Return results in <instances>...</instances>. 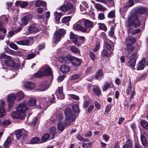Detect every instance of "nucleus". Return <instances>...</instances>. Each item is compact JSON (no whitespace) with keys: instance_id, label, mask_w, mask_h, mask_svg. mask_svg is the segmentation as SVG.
<instances>
[{"instance_id":"nucleus-45","label":"nucleus","mask_w":148,"mask_h":148,"mask_svg":"<svg viewBox=\"0 0 148 148\" xmlns=\"http://www.w3.org/2000/svg\"><path fill=\"white\" fill-rule=\"evenodd\" d=\"M140 124L145 129L148 128V123L147 121L142 120L140 121Z\"/></svg>"},{"instance_id":"nucleus-41","label":"nucleus","mask_w":148,"mask_h":148,"mask_svg":"<svg viewBox=\"0 0 148 148\" xmlns=\"http://www.w3.org/2000/svg\"><path fill=\"white\" fill-rule=\"evenodd\" d=\"M50 135L48 133H46L44 134L41 138L42 142L46 141L50 137Z\"/></svg>"},{"instance_id":"nucleus-31","label":"nucleus","mask_w":148,"mask_h":148,"mask_svg":"<svg viewBox=\"0 0 148 148\" xmlns=\"http://www.w3.org/2000/svg\"><path fill=\"white\" fill-rule=\"evenodd\" d=\"M60 70L62 73H65L69 72L70 70V68L68 66L63 65L61 66Z\"/></svg>"},{"instance_id":"nucleus-27","label":"nucleus","mask_w":148,"mask_h":148,"mask_svg":"<svg viewBox=\"0 0 148 148\" xmlns=\"http://www.w3.org/2000/svg\"><path fill=\"white\" fill-rule=\"evenodd\" d=\"M73 29L76 30L82 31L83 32H85L84 27L81 25L79 24H75L73 25Z\"/></svg>"},{"instance_id":"nucleus-8","label":"nucleus","mask_w":148,"mask_h":148,"mask_svg":"<svg viewBox=\"0 0 148 148\" xmlns=\"http://www.w3.org/2000/svg\"><path fill=\"white\" fill-rule=\"evenodd\" d=\"M136 41L135 38L133 37L129 36L126 40V44L127 46V49L132 52L134 49V47L132 45Z\"/></svg>"},{"instance_id":"nucleus-3","label":"nucleus","mask_w":148,"mask_h":148,"mask_svg":"<svg viewBox=\"0 0 148 148\" xmlns=\"http://www.w3.org/2000/svg\"><path fill=\"white\" fill-rule=\"evenodd\" d=\"M52 73L50 67L48 65H46L44 66L40 71L34 74V76L36 78H40L43 75H50Z\"/></svg>"},{"instance_id":"nucleus-46","label":"nucleus","mask_w":148,"mask_h":148,"mask_svg":"<svg viewBox=\"0 0 148 148\" xmlns=\"http://www.w3.org/2000/svg\"><path fill=\"white\" fill-rule=\"evenodd\" d=\"M72 108L74 112L75 113H79L80 112V110L79 109V106L77 104L74 105L72 106Z\"/></svg>"},{"instance_id":"nucleus-10","label":"nucleus","mask_w":148,"mask_h":148,"mask_svg":"<svg viewBox=\"0 0 148 148\" xmlns=\"http://www.w3.org/2000/svg\"><path fill=\"white\" fill-rule=\"evenodd\" d=\"M54 117L56 118V119H55V120H57L59 122L57 126L58 130L62 132L65 129V126L62 123H60L63 119L62 115L59 114L56 116H54Z\"/></svg>"},{"instance_id":"nucleus-20","label":"nucleus","mask_w":148,"mask_h":148,"mask_svg":"<svg viewBox=\"0 0 148 148\" xmlns=\"http://www.w3.org/2000/svg\"><path fill=\"white\" fill-rule=\"evenodd\" d=\"M105 44L107 49L111 52L113 51L114 50V45L111 41L109 40L107 41H105Z\"/></svg>"},{"instance_id":"nucleus-40","label":"nucleus","mask_w":148,"mask_h":148,"mask_svg":"<svg viewBox=\"0 0 148 148\" xmlns=\"http://www.w3.org/2000/svg\"><path fill=\"white\" fill-rule=\"evenodd\" d=\"M16 43L17 44L23 45H28L29 43V41L28 40H26L22 41H21L16 42Z\"/></svg>"},{"instance_id":"nucleus-25","label":"nucleus","mask_w":148,"mask_h":148,"mask_svg":"<svg viewBox=\"0 0 148 148\" xmlns=\"http://www.w3.org/2000/svg\"><path fill=\"white\" fill-rule=\"evenodd\" d=\"M10 57V59L5 58L6 60L5 61V64L8 66H13L15 65V62L12 59V58Z\"/></svg>"},{"instance_id":"nucleus-56","label":"nucleus","mask_w":148,"mask_h":148,"mask_svg":"<svg viewBox=\"0 0 148 148\" xmlns=\"http://www.w3.org/2000/svg\"><path fill=\"white\" fill-rule=\"evenodd\" d=\"M98 18L100 20H104L105 18L104 14L102 13H99L98 14Z\"/></svg>"},{"instance_id":"nucleus-19","label":"nucleus","mask_w":148,"mask_h":148,"mask_svg":"<svg viewBox=\"0 0 148 148\" xmlns=\"http://www.w3.org/2000/svg\"><path fill=\"white\" fill-rule=\"evenodd\" d=\"M38 29L34 24H30L28 27V31L29 33H36L38 32Z\"/></svg>"},{"instance_id":"nucleus-22","label":"nucleus","mask_w":148,"mask_h":148,"mask_svg":"<svg viewBox=\"0 0 148 148\" xmlns=\"http://www.w3.org/2000/svg\"><path fill=\"white\" fill-rule=\"evenodd\" d=\"M56 94L58 96V98L63 99L64 96L63 93V88L62 87H59L57 91L56 92Z\"/></svg>"},{"instance_id":"nucleus-62","label":"nucleus","mask_w":148,"mask_h":148,"mask_svg":"<svg viewBox=\"0 0 148 148\" xmlns=\"http://www.w3.org/2000/svg\"><path fill=\"white\" fill-rule=\"evenodd\" d=\"M71 97L75 99V100H79V97L78 96L73 94H69V95Z\"/></svg>"},{"instance_id":"nucleus-7","label":"nucleus","mask_w":148,"mask_h":148,"mask_svg":"<svg viewBox=\"0 0 148 148\" xmlns=\"http://www.w3.org/2000/svg\"><path fill=\"white\" fill-rule=\"evenodd\" d=\"M137 58V53L134 52L128 58L127 65L131 68H134L136 64Z\"/></svg>"},{"instance_id":"nucleus-36","label":"nucleus","mask_w":148,"mask_h":148,"mask_svg":"<svg viewBox=\"0 0 148 148\" xmlns=\"http://www.w3.org/2000/svg\"><path fill=\"white\" fill-rule=\"evenodd\" d=\"M46 3L45 2L43 1H42L38 0L36 1L35 5L38 7L40 5L45 6L46 5Z\"/></svg>"},{"instance_id":"nucleus-43","label":"nucleus","mask_w":148,"mask_h":148,"mask_svg":"<svg viewBox=\"0 0 148 148\" xmlns=\"http://www.w3.org/2000/svg\"><path fill=\"white\" fill-rule=\"evenodd\" d=\"M71 50L72 52L76 53H80V50L79 49L74 46H71Z\"/></svg>"},{"instance_id":"nucleus-24","label":"nucleus","mask_w":148,"mask_h":148,"mask_svg":"<svg viewBox=\"0 0 148 148\" xmlns=\"http://www.w3.org/2000/svg\"><path fill=\"white\" fill-rule=\"evenodd\" d=\"M140 139L142 145L143 146H148V138L146 135H141Z\"/></svg>"},{"instance_id":"nucleus-33","label":"nucleus","mask_w":148,"mask_h":148,"mask_svg":"<svg viewBox=\"0 0 148 148\" xmlns=\"http://www.w3.org/2000/svg\"><path fill=\"white\" fill-rule=\"evenodd\" d=\"M88 7V5L86 2L83 1L80 4V10L82 11L85 12L86 9Z\"/></svg>"},{"instance_id":"nucleus-13","label":"nucleus","mask_w":148,"mask_h":148,"mask_svg":"<svg viewBox=\"0 0 148 148\" xmlns=\"http://www.w3.org/2000/svg\"><path fill=\"white\" fill-rule=\"evenodd\" d=\"M51 84L49 81L45 80L41 82L39 84V91H44L47 90Z\"/></svg>"},{"instance_id":"nucleus-52","label":"nucleus","mask_w":148,"mask_h":148,"mask_svg":"<svg viewBox=\"0 0 148 148\" xmlns=\"http://www.w3.org/2000/svg\"><path fill=\"white\" fill-rule=\"evenodd\" d=\"M127 21H128V19H127ZM128 21H127V24H126V26L127 27H129V28L127 29L128 31V33L129 34H131L132 35H134L133 34V30L130 27H134L133 26H128ZM135 28V27H134Z\"/></svg>"},{"instance_id":"nucleus-51","label":"nucleus","mask_w":148,"mask_h":148,"mask_svg":"<svg viewBox=\"0 0 148 148\" xmlns=\"http://www.w3.org/2000/svg\"><path fill=\"white\" fill-rule=\"evenodd\" d=\"M100 46V43L99 41H97L96 42L95 48L93 49L94 52L97 51L99 48Z\"/></svg>"},{"instance_id":"nucleus-4","label":"nucleus","mask_w":148,"mask_h":148,"mask_svg":"<svg viewBox=\"0 0 148 148\" xmlns=\"http://www.w3.org/2000/svg\"><path fill=\"white\" fill-rule=\"evenodd\" d=\"M64 114L66 116V122L65 124L66 126L69 125L72 122H74L75 119V116L69 108H66L64 110Z\"/></svg>"},{"instance_id":"nucleus-35","label":"nucleus","mask_w":148,"mask_h":148,"mask_svg":"<svg viewBox=\"0 0 148 148\" xmlns=\"http://www.w3.org/2000/svg\"><path fill=\"white\" fill-rule=\"evenodd\" d=\"M56 127L53 126L49 130V132L51 134L52 138L54 137L56 133Z\"/></svg>"},{"instance_id":"nucleus-50","label":"nucleus","mask_w":148,"mask_h":148,"mask_svg":"<svg viewBox=\"0 0 148 148\" xmlns=\"http://www.w3.org/2000/svg\"><path fill=\"white\" fill-rule=\"evenodd\" d=\"M37 117H35L32 120L31 122L29 124V125H30L31 126H34L36 125L37 122Z\"/></svg>"},{"instance_id":"nucleus-29","label":"nucleus","mask_w":148,"mask_h":148,"mask_svg":"<svg viewBox=\"0 0 148 148\" xmlns=\"http://www.w3.org/2000/svg\"><path fill=\"white\" fill-rule=\"evenodd\" d=\"M103 71L99 69L97 72L95 77L97 80H100L101 79V78L103 77Z\"/></svg>"},{"instance_id":"nucleus-63","label":"nucleus","mask_w":148,"mask_h":148,"mask_svg":"<svg viewBox=\"0 0 148 148\" xmlns=\"http://www.w3.org/2000/svg\"><path fill=\"white\" fill-rule=\"evenodd\" d=\"M3 58L4 59L8 58L10 59V56H8L4 54H2L0 55V58Z\"/></svg>"},{"instance_id":"nucleus-54","label":"nucleus","mask_w":148,"mask_h":148,"mask_svg":"<svg viewBox=\"0 0 148 148\" xmlns=\"http://www.w3.org/2000/svg\"><path fill=\"white\" fill-rule=\"evenodd\" d=\"M9 46L12 48L15 49V50H18V48L17 46L15 44L13 43H9Z\"/></svg>"},{"instance_id":"nucleus-39","label":"nucleus","mask_w":148,"mask_h":148,"mask_svg":"<svg viewBox=\"0 0 148 148\" xmlns=\"http://www.w3.org/2000/svg\"><path fill=\"white\" fill-rule=\"evenodd\" d=\"M54 15L55 16V19L56 20L58 23L61 16L63 15L62 13L61 12L59 13L57 12H56L54 13Z\"/></svg>"},{"instance_id":"nucleus-55","label":"nucleus","mask_w":148,"mask_h":148,"mask_svg":"<svg viewBox=\"0 0 148 148\" xmlns=\"http://www.w3.org/2000/svg\"><path fill=\"white\" fill-rule=\"evenodd\" d=\"M91 101L89 99L85 101L84 103V108L87 107L89 103H91Z\"/></svg>"},{"instance_id":"nucleus-42","label":"nucleus","mask_w":148,"mask_h":148,"mask_svg":"<svg viewBox=\"0 0 148 148\" xmlns=\"http://www.w3.org/2000/svg\"><path fill=\"white\" fill-rule=\"evenodd\" d=\"M16 98H17L19 100H21L23 97L24 95L22 91H20L15 95Z\"/></svg>"},{"instance_id":"nucleus-16","label":"nucleus","mask_w":148,"mask_h":148,"mask_svg":"<svg viewBox=\"0 0 148 148\" xmlns=\"http://www.w3.org/2000/svg\"><path fill=\"white\" fill-rule=\"evenodd\" d=\"M70 38L71 41L77 46L78 47H80L81 46V43L78 41L77 36L72 32H70Z\"/></svg>"},{"instance_id":"nucleus-32","label":"nucleus","mask_w":148,"mask_h":148,"mask_svg":"<svg viewBox=\"0 0 148 148\" xmlns=\"http://www.w3.org/2000/svg\"><path fill=\"white\" fill-rule=\"evenodd\" d=\"M73 60L72 63V65L75 66H79L80 65L81 62V59L75 57Z\"/></svg>"},{"instance_id":"nucleus-53","label":"nucleus","mask_w":148,"mask_h":148,"mask_svg":"<svg viewBox=\"0 0 148 148\" xmlns=\"http://www.w3.org/2000/svg\"><path fill=\"white\" fill-rule=\"evenodd\" d=\"M40 139L38 137H35L32 138L30 141V143L32 144L36 143L38 142Z\"/></svg>"},{"instance_id":"nucleus-21","label":"nucleus","mask_w":148,"mask_h":148,"mask_svg":"<svg viewBox=\"0 0 148 148\" xmlns=\"http://www.w3.org/2000/svg\"><path fill=\"white\" fill-rule=\"evenodd\" d=\"M146 61V60L144 59L140 61L138 64L137 65V70H140L143 69L145 67Z\"/></svg>"},{"instance_id":"nucleus-12","label":"nucleus","mask_w":148,"mask_h":148,"mask_svg":"<svg viewBox=\"0 0 148 148\" xmlns=\"http://www.w3.org/2000/svg\"><path fill=\"white\" fill-rule=\"evenodd\" d=\"M15 134L17 139L19 140L22 137L23 139L25 138L27 132L24 129H19L15 131Z\"/></svg>"},{"instance_id":"nucleus-9","label":"nucleus","mask_w":148,"mask_h":148,"mask_svg":"<svg viewBox=\"0 0 148 148\" xmlns=\"http://www.w3.org/2000/svg\"><path fill=\"white\" fill-rule=\"evenodd\" d=\"M75 57L70 55H67L66 57L64 55H63L59 58V61L62 63H72Z\"/></svg>"},{"instance_id":"nucleus-18","label":"nucleus","mask_w":148,"mask_h":148,"mask_svg":"<svg viewBox=\"0 0 148 148\" xmlns=\"http://www.w3.org/2000/svg\"><path fill=\"white\" fill-rule=\"evenodd\" d=\"M5 102L3 100L0 101V118L5 116L6 112L5 110Z\"/></svg>"},{"instance_id":"nucleus-60","label":"nucleus","mask_w":148,"mask_h":148,"mask_svg":"<svg viewBox=\"0 0 148 148\" xmlns=\"http://www.w3.org/2000/svg\"><path fill=\"white\" fill-rule=\"evenodd\" d=\"M36 56V54L34 53H32L28 54L27 55V58L28 59H31L34 58Z\"/></svg>"},{"instance_id":"nucleus-6","label":"nucleus","mask_w":148,"mask_h":148,"mask_svg":"<svg viewBox=\"0 0 148 148\" xmlns=\"http://www.w3.org/2000/svg\"><path fill=\"white\" fill-rule=\"evenodd\" d=\"M65 34V31L63 29H60L56 31L54 34L52 42L55 44L58 43L61 39L62 36Z\"/></svg>"},{"instance_id":"nucleus-37","label":"nucleus","mask_w":148,"mask_h":148,"mask_svg":"<svg viewBox=\"0 0 148 148\" xmlns=\"http://www.w3.org/2000/svg\"><path fill=\"white\" fill-rule=\"evenodd\" d=\"M95 8L100 11H102L106 10V9L100 3H96L95 5Z\"/></svg>"},{"instance_id":"nucleus-34","label":"nucleus","mask_w":148,"mask_h":148,"mask_svg":"<svg viewBox=\"0 0 148 148\" xmlns=\"http://www.w3.org/2000/svg\"><path fill=\"white\" fill-rule=\"evenodd\" d=\"M12 142L11 138L10 137H8L4 143V146L6 148H8L10 146V144Z\"/></svg>"},{"instance_id":"nucleus-47","label":"nucleus","mask_w":148,"mask_h":148,"mask_svg":"<svg viewBox=\"0 0 148 148\" xmlns=\"http://www.w3.org/2000/svg\"><path fill=\"white\" fill-rule=\"evenodd\" d=\"M11 122L9 120H4L2 123V125L3 127L8 125L10 124Z\"/></svg>"},{"instance_id":"nucleus-17","label":"nucleus","mask_w":148,"mask_h":148,"mask_svg":"<svg viewBox=\"0 0 148 148\" xmlns=\"http://www.w3.org/2000/svg\"><path fill=\"white\" fill-rule=\"evenodd\" d=\"M32 18V16L31 15H27L23 17L21 20V26H23L27 25Z\"/></svg>"},{"instance_id":"nucleus-5","label":"nucleus","mask_w":148,"mask_h":148,"mask_svg":"<svg viewBox=\"0 0 148 148\" xmlns=\"http://www.w3.org/2000/svg\"><path fill=\"white\" fill-rule=\"evenodd\" d=\"M78 23L81 25H83L85 27V32L89 33L91 29L93 27V23L88 19H83L79 21Z\"/></svg>"},{"instance_id":"nucleus-14","label":"nucleus","mask_w":148,"mask_h":148,"mask_svg":"<svg viewBox=\"0 0 148 148\" xmlns=\"http://www.w3.org/2000/svg\"><path fill=\"white\" fill-rule=\"evenodd\" d=\"M15 98V94H10L8 95L7 99L9 102L8 106L9 109H10L14 105Z\"/></svg>"},{"instance_id":"nucleus-48","label":"nucleus","mask_w":148,"mask_h":148,"mask_svg":"<svg viewBox=\"0 0 148 148\" xmlns=\"http://www.w3.org/2000/svg\"><path fill=\"white\" fill-rule=\"evenodd\" d=\"M115 17V11L112 10L109 12L108 14V18L112 19L114 18Z\"/></svg>"},{"instance_id":"nucleus-44","label":"nucleus","mask_w":148,"mask_h":148,"mask_svg":"<svg viewBox=\"0 0 148 148\" xmlns=\"http://www.w3.org/2000/svg\"><path fill=\"white\" fill-rule=\"evenodd\" d=\"M97 25L99 26V28L100 29L105 31L107 30V27L104 24L100 23H98Z\"/></svg>"},{"instance_id":"nucleus-38","label":"nucleus","mask_w":148,"mask_h":148,"mask_svg":"<svg viewBox=\"0 0 148 148\" xmlns=\"http://www.w3.org/2000/svg\"><path fill=\"white\" fill-rule=\"evenodd\" d=\"M94 93L97 96H99L101 94V91L98 86H94L93 88Z\"/></svg>"},{"instance_id":"nucleus-61","label":"nucleus","mask_w":148,"mask_h":148,"mask_svg":"<svg viewBox=\"0 0 148 148\" xmlns=\"http://www.w3.org/2000/svg\"><path fill=\"white\" fill-rule=\"evenodd\" d=\"M79 77V75H78L75 74L71 76V79L72 80L76 79H78Z\"/></svg>"},{"instance_id":"nucleus-23","label":"nucleus","mask_w":148,"mask_h":148,"mask_svg":"<svg viewBox=\"0 0 148 148\" xmlns=\"http://www.w3.org/2000/svg\"><path fill=\"white\" fill-rule=\"evenodd\" d=\"M24 86L26 88L29 90H31L35 87V84L33 82H26L24 83Z\"/></svg>"},{"instance_id":"nucleus-28","label":"nucleus","mask_w":148,"mask_h":148,"mask_svg":"<svg viewBox=\"0 0 148 148\" xmlns=\"http://www.w3.org/2000/svg\"><path fill=\"white\" fill-rule=\"evenodd\" d=\"M113 86L112 82L108 83V82H106L104 84L102 87V89L103 91H106L109 88L112 87Z\"/></svg>"},{"instance_id":"nucleus-26","label":"nucleus","mask_w":148,"mask_h":148,"mask_svg":"<svg viewBox=\"0 0 148 148\" xmlns=\"http://www.w3.org/2000/svg\"><path fill=\"white\" fill-rule=\"evenodd\" d=\"M36 99L30 98L28 100L27 104L29 106L32 107L36 105Z\"/></svg>"},{"instance_id":"nucleus-49","label":"nucleus","mask_w":148,"mask_h":148,"mask_svg":"<svg viewBox=\"0 0 148 148\" xmlns=\"http://www.w3.org/2000/svg\"><path fill=\"white\" fill-rule=\"evenodd\" d=\"M71 18V17L70 16L65 17H64L62 18V22L65 23L69 22L70 21Z\"/></svg>"},{"instance_id":"nucleus-59","label":"nucleus","mask_w":148,"mask_h":148,"mask_svg":"<svg viewBox=\"0 0 148 148\" xmlns=\"http://www.w3.org/2000/svg\"><path fill=\"white\" fill-rule=\"evenodd\" d=\"M0 31L3 32L4 33H6L7 32L6 30L3 27L1 21H0Z\"/></svg>"},{"instance_id":"nucleus-57","label":"nucleus","mask_w":148,"mask_h":148,"mask_svg":"<svg viewBox=\"0 0 148 148\" xmlns=\"http://www.w3.org/2000/svg\"><path fill=\"white\" fill-rule=\"evenodd\" d=\"M15 30L11 31L8 32L7 36L8 37H11L15 34Z\"/></svg>"},{"instance_id":"nucleus-2","label":"nucleus","mask_w":148,"mask_h":148,"mask_svg":"<svg viewBox=\"0 0 148 148\" xmlns=\"http://www.w3.org/2000/svg\"><path fill=\"white\" fill-rule=\"evenodd\" d=\"M26 106V103H25L20 104L17 108L16 111L13 112L11 114L12 118L21 119H24L25 117V112L28 110Z\"/></svg>"},{"instance_id":"nucleus-64","label":"nucleus","mask_w":148,"mask_h":148,"mask_svg":"<svg viewBox=\"0 0 148 148\" xmlns=\"http://www.w3.org/2000/svg\"><path fill=\"white\" fill-rule=\"evenodd\" d=\"M126 144H127L130 148H133V146L132 144V142L131 140H127Z\"/></svg>"},{"instance_id":"nucleus-1","label":"nucleus","mask_w":148,"mask_h":148,"mask_svg":"<svg viewBox=\"0 0 148 148\" xmlns=\"http://www.w3.org/2000/svg\"><path fill=\"white\" fill-rule=\"evenodd\" d=\"M148 12V9L143 7L137 8L135 13L129 16L128 18V26H133L137 28L141 24L139 19L140 15L145 14Z\"/></svg>"},{"instance_id":"nucleus-30","label":"nucleus","mask_w":148,"mask_h":148,"mask_svg":"<svg viewBox=\"0 0 148 148\" xmlns=\"http://www.w3.org/2000/svg\"><path fill=\"white\" fill-rule=\"evenodd\" d=\"M16 6H20L21 8H24L28 5V3L26 1H17L15 3Z\"/></svg>"},{"instance_id":"nucleus-11","label":"nucleus","mask_w":148,"mask_h":148,"mask_svg":"<svg viewBox=\"0 0 148 148\" xmlns=\"http://www.w3.org/2000/svg\"><path fill=\"white\" fill-rule=\"evenodd\" d=\"M73 8L74 9L73 5L69 2V0H66L65 1V4L61 6L60 9L62 11L66 12L69 10Z\"/></svg>"},{"instance_id":"nucleus-15","label":"nucleus","mask_w":148,"mask_h":148,"mask_svg":"<svg viewBox=\"0 0 148 148\" xmlns=\"http://www.w3.org/2000/svg\"><path fill=\"white\" fill-rule=\"evenodd\" d=\"M49 100V98H46L43 101L42 103L37 106V107L40 109H46L50 105Z\"/></svg>"},{"instance_id":"nucleus-58","label":"nucleus","mask_w":148,"mask_h":148,"mask_svg":"<svg viewBox=\"0 0 148 148\" xmlns=\"http://www.w3.org/2000/svg\"><path fill=\"white\" fill-rule=\"evenodd\" d=\"M89 56L91 59L92 60H95L96 58L95 56L94 53L92 52H90L89 53Z\"/></svg>"}]
</instances>
